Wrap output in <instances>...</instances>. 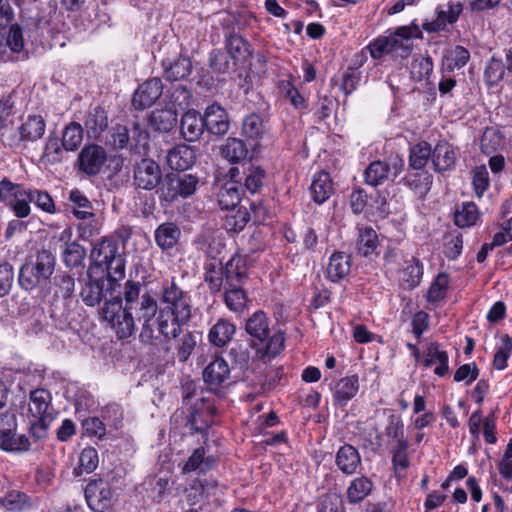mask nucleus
Listing matches in <instances>:
<instances>
[{"mask_svg":"<svg viewBox=\"0 0 512 512\" xmlns=\"http://www.w3.org/2000/svg\"><path fill=\"white\" fill-rule=\"evenodd\" d=\"M17 421L14 413L0 414V448L7 452H24L30 448L26 435L16 433Z\"/></svg>","mask_w":512,"mask_h":512,"instance_id":"obj_7","label":"nucleus"},{"mask_svg":"<svg viewBox=\"0 0 512 512\" xmlns=\"http://www.w3.org/2000/svg\"><path fill=\"white\" fill-rule=\"evenodd\" d=\"M114 291L105 277L92 278L88 273V280L81 287L80 297L87 306L94 307L103 299L106 300L105 303L112 300Z\"/></svg>","mask_w":512,"mask_h":512,"instance_id":"obj_11","label":"nucleus"},{"mask_svg":"<svg viewBox=\"0 0 512 512\" xmlns=\"http://www.w3.org/2000/svg\"><path fill=\"white\" fill-rule=\"evenodd\" d=\"M378 244V235L372 227H358V239L356 247L360 255L364 257L372 255L376 251Z\"/></svg>","mask_w":512,"mask_h":512,"instance_id":"obj_39","label":"nucleus"},{"mask_svg":"<svg viewBox=\"0 0 512 512\" xmlns=\"http://www.w3.org/2000/svg\"><path fill=\"white\" fill-rule=\"evenodd\" d=\"M245 331L252 339L251 345L256 348V358L263 363L269 362L284 349V333L276 331L271 334L269 318L262 310L255 311L247 318Z\"/></svg>","mask_w":512,"mask_h":512,"instance_id":"obj_2","label":"nucleus"},{"mask_svg":"<svg viewBox=\"0 0 512 512\" xmlns=\"http://www.w3.org/2000/svg\"><path fill=\"white\" fill-rule=\"evenodd\" d=\"M180 236L181 230L173 222L160 224L154 232L155 242L162 250L173 248L179 241Z\"/></svg>","mask_w":512,"mask_h":512,"instance_id":"obj_32","label":"nucleus"},{"mask_svg":"<svg viewBox=\"0 0 512 512\" xmlns=\"http://www.w3.org/2000/svg\"><path fill=\"white\" fill-rule=\"evenodd\" d=\"M242 286H225L224 302L227 308L235 314L242 313L247 306V296Z\"/></svg>","mask_w":512,"mask_h":512,"instance_id":"obj_44","label":"nucleus"},{"mask_svg":"<svg viewBox=\"0 0 512 512\" xmlns=\"http://www.w3.org/2000/svg\"><path fill=\"white\" fill-rule=\"evenodd\" d=\"M462 12L463 4L458 1H449L444 5H438L434 10V19H426L422 23V29L427 33L443 32L448 25H453L458 21Z\"/></svg>","mask_w":512,"mask_h":512,"instance_id":"obj_8","label":"nucleus"},{"mask_svg":"<svg viewBox=\"0 0 512 512\" xmlns=\"http://www.w3.org/2000/svg\"><path fill=\"white\" fill-rule=\"evenodd\" d=\"M191 61L187 57H179L165 68V77L169 81H178L191 73Z\"/></svg>","mask_w":512,"mask_h":512,"instance_id":"obj_53","label":"nucleus"},{"mask_svg":"<svg viewBox=\"0 0 512 512\" xmlns=\"http://www.w3.org/2000/svg\"><path fill=\"white\" fill-rule=\"evenodd\" d=\"M251 262L246 256L235 254L223 266L225 286L234 287L244 285L248 279V267Z\"/></svg>","mask_w":512,"mask_h":512,"instance_id":"obj_16","label":"nucleus"},{"mask_svg":"<svg viewBox=\"0 0 512 512\" xmlns=\"http://www.w3.org/2000/svg\"><path fill=\"white\" fill-rule=\"evenodd\" d=\"M404 159L398 154L390 155L385 160L371 162L364 171L366 184L378 186L387 180H394L404 169Z\"/></svg>","mask_w":512,"mask_h":512,"instance_id":"obj_6","label":"nucleus"},{"mask_svg":"<svg viewBox=\"0 0 512 512\" xmlns=\"http://www.w3.org/2000/svg\"><path fill=\"white\" fill-rule=\"evenodd\" d=\"M310 191L314 202L323 204L333 193L329 174L326 172L317 173L313 178Z\"/></svg>","mask_w":512,"mask_h":512,"instance_id":"obj_38","label":"nucleus"},{"mask_svg":"<svg viewBox=\"0 0 512 512\" xmlns=\"http://www.w3.org/2000/svg\"><path fill=\"white\" fill-rule=\"evenodd\" d=\"M161 177L160 166L151 159H142L134 169V184L143 190H153L161 185Z\"/></svg>","mask_w":512,"mask_h":512,"instance_id":"obj_12","label":"nucleus"},{"mask_svg":"<svg viewBox=\"0 0 512 512\" xmlns=\"http://www.w3.org/2000/svg\"><path fill=\"white\" fill-rule=\"evenodd\" d=\"M107 159L105 150L99 145L85 146L78 156L79 170L89 176L97 175Z\"/></svg>","mask_w":512,"mask_h":512,"instance_id":"obj_13","label":"nucleus"},{"mask_svg":"<svg viewBox=\"0 0 512 512\" xmlns=\"http://www.w3.org/2000/svg\"><path fill=\"white\" fill-rule=\"evenodd\" d=\"M0 504L9 511L20 512L29 505V500L24 493L13 490L0 497Z\"/></svg>","mask_w":512,"mask_h":512,"instance_id":"obj_57","label":"nucleus"},{"mask_svg":"<svg viewBox=\"0 0 512 512\" xmlns=\"http://www.w3.org/2000/svg\"><path fill=\"white\" fill-rule=\"evenodd\" d=\"M265 171L259 166L251 165L245 173L244 193L254 195L260 191L265 179Z\"/></svg>","mask_w":512,"mask_h":512,"instance_id":"obj_49","label":"nucleus"},{"mask_svg":"<svg viewBox=\"0 0 512 512\" xmlns=\"http://www.w3.org/2000/svg\"><path fill=\"white\" fill-rule=\"evenodd\" d=\"M193 487L200 490L203 494V500L207 502L218 501L220 496L223 494L224 486L219 485V483L214 479H194Z\"/></svg>","mask_w":512,"mask_h":512,"instance_id":"obj_51","label":"nucleus"},{"mask_svg":"<svg viewBox=\"0 0 512 512\" xmlns=\"http://www.w3.org/2000/svg\"><path fill=\"white\" fill-rule=\"evenodd\" d=\"M432 163L436 172H446L454 168L456 153L447 141H439L432 149Z\"/></svg>","mask_w":512,"mask_h":512,"instance_id":"obj_26","label":"nucleus"},{"mask_svg":"<svg viewBox=\"0 0 512 512\" xmlns=\"http://www.w3.org/2000/svg\"><path fill=\"white\" fill-rule=\"evenodd\" d=\"M230 368L223 358H216L203 371V379L211 391L218 392L230 379Z\"/></svg>","mask_w":512,"mask_h":512,"instance_id":"obj_17","label":"nucleus"},{"mask_svg":"<svg viewBox=\"0 0 512 512\" xmlns=\"http://www.w3.org/2000/svg\"><path fill=\"white\" fill-rule=\"evenodd\" d=\"M372 489L373 482L368 477H356L347 487V500L350 504L360 503L371 493Z\"/></svg>","mask_w":512,"mask_h":512,"instance_id":"obj_37","label":"nucleus"},{"mask_svg":"<svg viewBox=\"0 0 512 512\" xmlns=\"http://www.w3.org/2000/svg\"><path fill=\"white\" fill-rule=\"evenodd\" d=\"M141 284L131 280L126 281L122 299L115 296L104 303L99 314L108 322L116 332L119 339H125L132 335L135 329V321L142 323L145 330L152 331L151 322L158 312L157 300L148 292L141 294Z\"/></svg>","mask_w":512,"mask_h":512,"instance_id":"obj_1","label":"nucleus"},{"mask_svg":"<svg viewBox=\"0 0 512 512\" xmlns=\"http://www.w3.org/2000/svg\"><path fill=\"white\" fill-rule=\"evenodd\" d=\"M389 46H391V53L401 58L407 57L412 51V44L409 42L411 39H423L421 28L412 21L410 25L400 26L396 28L393 33L387 35Z\"/></svg>","mask_w":512,"mask_h":512,"instance_id":"obj_9","label":"nucleus"},{"mask_svg":"<svg viewBox=\"0 0 512 512\" xmlns=\"http://www.w3.org/2000/svg\"><path fill=\"white\" fill-rule=\"evenodd\" d=\"M162 302L167 305L164 309L176 311V313L180 314L181 318L191 317L189 299L174 281L164 285L162 290Z\"/></svg>","mask_w":512,"mask_h":512,"instance_id":"obj_14","label":"nucleus"},{"mask_svg":"<svg viewBox=\"0 0 512 512\" xmlns=\"http://www.w3.org/2000/svg\"><path fill=\"white\" fill-rule=\"evenodd\" d=\"M234 66L233 60L227 53L216 50L210 54V67L214 72L224 74Z\"/></svg>","mask_w":512,"mask_h":512,"instance_id":"obj_61","label":"nucleus"},{"mask_svg":"<svg viewBox=\"0 0 512 512\" xmlns=\"http://www.w3.org/2000/svg\"><path fill=\"white\" fill-rule=\"evenodd\" d=\"M479 219V210L473 202H463L454 213V223L460 228L471 227Z\"/></svg>","mask_w":512,"mask_h":512,"instance_id":"obj_43","label":"nucleus"},{"mask_svg":"<svg viewBox=\"0 0 512 512\" xmlns=\"http://www.w3.org/2000/svg\"><path fill=\"white\" fill-rule=\"evenodd\" d=\"M341 90L345 95H350L357 89L361 80V72L356 67H348L342 74Z\"/></svg>","mask_w":512,"mask_h":512,"instance_id":"obj_64","label":"nucleus"},{"mask_svg":"<svg viewBox=\"0 0 512 512\" xmlns=\"http://www.w3.org/2000/svg\"><path fill=\"white\" fill-rule=\"evenodd\" d=\"M433 72V61L430 56L417 55L411 63V76L416 81H422Z\"/></svg>","mask_w":512,"mask_h":512,"instance_id":"obj_56","label":"nucleus"},{"mask_svg":"<svg viewBox=\"0 0 512 512\" xmlns=\"http://www.w3.org/2000/svg\"><path fill=\"white\" fill-rule=\"evenodd\" d=\"M205 129L203 116L198 111L191 109L182 116L180 130L185 140L189 142L198 140Z\"/></svg>","mask_w":512,"mask_h":512,"instance_id":"obj_25","label":"nucleus"},{"mask_svg":"<svg viewBox=\"0 0 512 512\" xmlns=\"http://www.w3.org/2000/svg\"><path fill=\"white\" fill-rule=\"evenodd\" d=\"M85 498L89 507L98 512L110 508L115 498V491L103 479L89 482L85 488Z\"/></svg>","mask_w":512,"mask_h":512,"instance_id":"obj_10","label":"nucleus"},{"mask_svg":"<svg viewBox=\"0 0 512 512\" xmlns=\"http://www.w3.org/2000/svg\"><path fill=\"white\" fill-rule=\"evenodd\" d=\"M205 282L212 293L225 288V274L221 262H210L205 265Z\"/></svg>","mask_w":512,"mask_h":512,"instance_id":"obj_45","label":"nucleus"},{"mask_svg":"<svg viewBox=\"0 0 512 512\" xmlns=\"http://www.w3.org/2000/svg\"><path fill=\"white\" fill-rule=\"evenodd\" d=\"M335 463L337 468L346 476H352L362 469L360 453L350 444H345L338 449Z\"/></svg>","mask_w":512,"mask_h":512,"instance_id":"obj_19","label":"nucleus"},{"mask_svg":"<svg viewBox=\"0 0 512 512\" xmlns=\"http://www.w3.org/2000/svg\"><path fill=\"white\" fill-rule=\"evenodd\" d=\"M120 255L117 242L113 239H102L92 250L91 257L99 267L105 266L108 262Z\"/></svg>","mask_w":512,"mask_h":512,"instance_id":"obj_36","label":"nucleus"},{"mask_svg":"<svg viewBox=\"0 0 512 512\" xmlns=\"http://www.w3.org/2000/svg\"><path fill=\"white\" fill-rule=\"evenodd\" d=\"M29 399V412L35 419L55 418V410L51 404L52 396L48 390L44 388L32 390Z\"/></svg>","mask_w":512,"mask_h":512,"instance_id":"obj_18","label":"nucleus"},{"mask_svg":"<svg viewBox=\"0 0 512 512\" xmlns=\"http://www.w3.org/2000/svg\"><path fill=\"white\" fill-rule=\"evenodd\" d=\"M198 183L195 175L168 173L159 187V199L169 204L186 199L196 192Z\"/></svg>","mask_w":512,"mask_h":512,"instance_id":"obj_4","label":"nucleus"},{"mask_svg":"<svg viewBox=\"0 0 512 512\" xmlns=\"http://www.w3.org/2000/svg\"><path fill=\"white\" fill-rule=\"evenodd\" d=\"M177 123V113L172 108L156 109L149 116V125L157 132L167 133Z\"/></svg>","mask_w":512,"mask_h":512,"instance_id":"obj_34","label":"nucleus"},{"mask_svg":"<svg viewBox=\"0 0 512 512\" xmlns=\"http://www.w3.org/2000/svg\"><path fill=\"white\" fill-rule=\"evenodd\" d=\"M48 288H50V296L44 300L49 302L57 299L68 301L72 298L75 291V279L67 272H58L49 280Z\"/></svg>","mask_w":512,"mask_h":512,"instance_id":"obj_21","label":"nucleus"},{"mask_svg":"<svg viewBox=\"0 0 512 512\" xmlns=\"http://www.w3.org/2000/svg\"><path fill=\"white\" fill-rule=\"evenodd\" d=\"M404 181L416 194L425 196L431 189L433 177L428 172H421L406 176Z\"/></svg>","mask_w":512,"mask_h":512,"instance_id":"obj_50","label":"nucleus"},{"mask_svg":"<svg viewBox=\"0 0 512 512\" xmlns=\"http://www.w3.org/2000/svg\"><path fill=\"white\" fill-rule=\"evenodd\" d=\"M216 466V458L212 455H206L204 447H199L193 451L190 457L182 466V473L197 472L206 474Z\"/></svg>","mask_w":512,"mask_h":512,"instance_id":"obj_27","label":"nucleus"},{"mask_svg":"<svg viewBox=\"0 0 512 512\" xmlns=\"http://www.w3.org/2000/svg\"><path fill=\"white\" fill-rule=\"evenodd\" d=\"M265 126L260 115L252 113L242 122V134L250 140L258 141L265 135Z\"/></svg>","mask_w":512,"mask_h":512,"instance_id":"obj_47","label":"nucleus"},{"mask_svg":"<svg viewBox=\"0 0 512 512\" xmlns=\"http://www.w3.org/2000/svg\"><path fill=\"white\" fill-rule=\"evenodd\" d=\"M225 44L227 54L233 60V65H236L237 62L247 61L252 55L249 42L234 32L229 33L226 37Z\"/></svg>","mask_w":512,"mask_h":512,"instance_id":"obj_30","label":"nucleus"},{"mask_svg":"<svg viewBox=\"0 0 512 512\" xmlns=\"http://www.w3.org/2000/svg\"><path fill=\"white\" fill-rule=\"evenodd\" d=\"M99 464L98 452L94 447H85L79 455V467L86 473H92Z\"/></svg>","mask_w":512,"mask_h":512,"instance_id":"obj_63","label":"nucleus"},{"mask_svg":"<svg viewBox=\"0 0 512 512\" xmlns=\"http://www.w3.org/2000/svg\"><path fill=\"white\" fill-rule=\"evenodd\" d=\"M432 159V147L426 141H420L410 147L409 166L414 170H421Z\"/></svg>","mask_w":512,"mask_h":512,"instance_id":"obj_42","label":"nucleus"},{"mask_svg":"<svg viewBox=\"0 0 512 512\" xmlns=\"http://www.w3.org/2000/svg\"><path fill=\"white\" fill-rule=\"evenodd\" d=\"M190 318H181L171 309H161L157 318L158 330L166 338H176L181 333V326Z\"/></svg>","mask_w":512,"mask_h":512,"instance_id":"obj_24","label":"nucleus"},{"mask_svg":"<svg viewBox=\"0 0 512 512\" xmlns=\"http://www.w3.org/2000/svg\"><path fill=\"white\" fill-rule=\"evenodd\" d=\"M163 85L160 78L154 77L141 84L135 91L132 103L136 109L143 110L152 106L162 95Z\"/></svg>","mask_w":512,"mask_h":512,"instance_id":"obj_15","label":"nucleus"},{"mask_svg":"<svg viewBox=\"0 0 512 512\" xmlns=\"http://www.w3.org/2000/svg\"><path fill=\"white\" fill-rule=\"evenodd\" d=\"M0 202L7 205L17 218H26L31 213L30 188L3 178L0 181Z\"/></svg>","mask_w":512,"mask_h":512,"instance_id":"obj_5","label":"nucleus"},{"mask_svg":"<svg viewBox=\"0 0 512 512\" xmlns=\"http://www.w3.org/2000/svg\"><path fill=\"white\" fill-rule=\"evenodd\" d=\"M84 124L89 137H99L108 126V118L104 109L96 107L91 110L87 114Z\"/></svg>","mask_w":512,"mask_h":512,"instance_id":"obj_41","label":"nucleus"},{"mask_svg":"<svg viewBox=\"0 0 512 512\" xmlns=\"http://www.w3.org/2000/svg\"><path fill=\"white\" fill-rule=\"evenodd\" d=\"M423 276V265L416 259L412 258L406 262V266L403 269V280L408 283L409 287L417 286Z\"/></svg>","mask_w":512,"mask_h":512,"instance_id":"obj_58","label":"nucleus"},{"mask_svg":"<svg viewBox=\"0 0 512 512\" xmlns=\"http://www.w3.org/2000/svg\"><path fill=\"white\" fill-rule=\"evenodd\" d=\"M448 285L449 276L446 273H439L429 287L427 301L437 303L444 300L447 295Z\"/></svg>","mask_w":512,"mask_h":512,"instance_id":"obj_52","label":"nucleus"},{"mask_svg":"<svg viewBox=\"0 0 512 512\" xmlns=\"http://www.w3.org/2000/svg\"><path fill=\"white\" fill-rule=\"evenodd\" d=\"M236 326L230 321L220 318L210 328L208 333L209 342L216 347H224L234 337Z\"/></svg>","mask_w":512,"mask_h":512,"instance_id":"obj_31","label":"nucleus"},{"mask_svg":"<svg viewBox=\"0 0 512 512\" xmlns=\"http://www.w3.org/2000/svg\"><path fill=\"white\" fill-rule=\"evenodd\" d=\"M505 74V67L501 59L492 57L486 65L484 77L486 82L493 86L498 84Z\"/></svg>","mask_w":512,"mask_h":512,"instance_id":"obj_59","label":"nucleus"},{"mask_svg":"<svg viewBox=\"0 0 512 512\" xmlns=\"http://www.w3.org/2000/svg\"><path fill=\"white\" fill-rule=\"evenodd\" d=\"M424 365L435 366L434 373L443 377L449 372V356L446 351L440 348L437 342L430 343L425 351Z\"/></svg>","mask_w":512,"mask_h":512,"instance_id":"obj_28","label":"nucleus"},{"mask_svg":"<svg viewBox=\"0 0 512 512\" xmlns=\"http://www.w3.org/2000/svg\"><path fill=\"white\" fill-rule=\"evenodd\" d=\"M31 203L46 213L56 212L52 197L46 191L30 188Z\"/></svg>","mask_w":512,"mask_h":512,"instance_id":"obj_60","label":"nucleus"},{"mask_svg":"<svg viewBox=\"0 0 512 512\" xmlns=\"http://www.w3.org/2000/svg\"><path fill=\"white\" fill-rule=\"evenodd\" d=\"M359 391V378L357 375L346 376L339 379L332 388L333 404L344 408Z\"/></svg>","mask_w":512,"mask_h":512,"instance_id":"obj_22","label":"nucleus"},{"mask_svg":"<svg viewBox=\"0 0 512 512\" xmlns=\"http://www.w3.org/2000/svg\"><path fill=\"white\" fill-rule=\"evenodd\" d=\"M166 160L172 170L185 171L194 165L196 153L191 146L179 144L168 151Z\"/></svg>","mask_w":512,"mask_h":512,"instance_id":"obj_23","label":"nucleus"},{"mask_svg":"<svg viewBox=\"0 0 512 512\" xmlns=\"http://www.w3.org/2000/svg\"><path fill=\"white\" fill-rule=\"evenodd\" d=\"M5 41L8 48L13 53L22 52L24 49V38L22 28L18 24H11L5 37Z\"/></svg>","mask_w":512,"mask_h":512,"instance_id":"obj_62","label":"nucleus"},{"mask_svg":"<svg viewBox=\"0 0 512 512\" xmlns=\"http://www.w3.org/2000/svg\"><path fill=\"white\" fill-rule=\"evenodd\" d=\"M351 268L350 256L343 252H335L331 255L327 275L332 282H338L346 277Z\"/></svg>","mask_w":512,"mask_h":512,"instance_id":"obj_35","label":"nucleus"},{"mask_svg":"<svg viewBox=\"0 0 512 512\" xmlns=\"http://www.w3.org/2000/svg\"><path fill=\"white\" fill-rule=\"evenodd\" d=\"M107 272V281L110 282L112 289H117L118 281L122 280L125 277V259L120 254L116 256L113 260L108 262L105 266H103Z\"/></svg>","mask_w":512,"mask_h":512,"instance_id":"obj_54","label":"nucleus"},{"mask_svg":"<svg viewBox=\"0 0 512 512\" xmlns=\"http://www.w3.org/2000/svg\"><path fill=\"white\" fill-rule=\"evenodd\" d=\"M83 128L78 122H70L62 134V146L66 151H75L82 143Z\"/></svg>","mask_w":512,"mask_h":512,"instance_id":"obj_48","label":"nucleus"},{"mask_svg":"<svg viewBox=\"0 0 512 512\" xmlns=\"http://www.w3.org/2000/svg\"><path fill=\"white\" fill-rule=\"evenodd\" d=\"M85 256V249L75 242L66 244L62 251L63 262L68 268H76L82 265Z\"/></svg>","mask_w":512,"mask_h":512,"instance_id":"obj_55","label":"nucleus"},{"mask_svg":"<svg viewBox=\"0 0 512 512\" xmlns=\"http://www.w3.org/2000/svg\"><path fill=\"white\" fill-rule=\"evenodd\" d=\"M206 130L213 135H224L228 132L230 122L224 108L214 103L209 105L203 115Z\"/></svg>","mask_w":512,"mask_h":512,"instance_id":"obj_20","label":"nucleus"},{"mask_svg":"<svg viewBox=\"0 0 512 512\" xmlns=\"http://www.w3.org/2000/svg\"><path fill=\"white\" fill-rule=\"evenodd\" d=\"M242 196H245L242 183L231 179L219 191L218 203L222 209H233L240 203Z\"/></svg>","mask_w":512,"mask_h":512,"instance_id":"obj_29","label":"nucleus"},{"mask_svg":"<svg viewBox=\"0 0 512 512\" xmlns=\"http://www.w3.org/2000/svg\"><path fill=\"white\" fill-rule=\"evenodd\" d=\"M469 59V51L465 47L457 45L445 54L443 66L448 72H453L455 69L463 68Z\"/></svg>","mask_w":512,"mask_h":512,"instance_id":"obj_46","label":"nucleus"},{"mask_svg":"<svg viewBox=\"0 0 512 512\" xmlns=\"http://www.w3.org/2000/svg\"><path fill=\"white\" fill-rule=\"evenodd\" d=\"M46 124L42 116L30 115L18 128L20 141L35 142L39 140L45 132Z\"/></svg>","mask_w":512,"mask_h":512,"instance_id":"obj_33","label":"nucleus"},{"mask_svg":"<svg viewBox=\"0 0 512 512\" xmlns=\"http://www.w3.org/2000/svg\"><path fill=\"white\" fill-rule=\"evenodd\" d=\"M221 155L230 163H239L246 159L248 149L243 140L229 137L220 148Z\"/></svg>","mask_w":512,"mask_h":512,"instance_id":"obj_40","label":"nucleus"},{"mask_svg":"<svg viewBox=\"0 0 512 512\" xmlns=\"http://www.w3.org/2000/svg\"><path fill=\"white\" fill-rule=\"evenodd\" d=\"M56 265L55 256L48 250H39L31 255L21 266L18 275L20 287L26 291H38L39 297L45 299L50 296L48 282L54 273Z\"/></svg>","mask_w":512,"mask_h":512,"instance_id":"obj_3","label":"nucleus"}]
</instances>
